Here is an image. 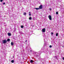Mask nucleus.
<instances>
[{
	"mask_svg": "<svg viewBox=\"0 0 64 64\" xmlns=\"http://www.w3.org/2000/svg\"><path fill=\"white\" fill-rule=\"evenodd\" d=\"M44 50H43L42 49L38 52H35L34 53V56H36V57H38V56H39V55H40V54H41V53L42 52H45L44 51Z\"/></svg>",
	"mask_w": 64,
	"mask_h": 64,
	"instance_id": "1",
	"label": "nucleus"
},
{
	"mask_svg": "<svg viewBox=\"0 0 64 64\" xmlns=\"http://www.w3.org/2000/svg\"><path fill=\"white\" fill-rule=\"evenodd\" d=\"M47 39L46 38H44V46H46L47 45V42L46 41Z\"/></svg>",
	"mask_w": 64,
	"mask_h": 64,
	"instance_id": "2",
	"label": "nucleus"
},
{
	"mask_svg": "<svg viewBox=\"0 0 64 64\" xmlns=\"http://www.w3.org/2000/svg\"><path fill=\"white\" fill-rule=\"evenodd\" d=\"M2 43L3 44H5L7 42V40H4L2 41Z\"/></svg>",
	"mask_w": 64,
	"mask_h": 64,
	"instance_id": "3",
	"label": "nucleus"
},
{
	"mask_svg": "<svg viewBox=\"0 0 64 64\" xmlns=\"http://www.w3.org/2000/svg\"><path fill=\"white\" fill-rule=\"evenodd\" d=\"M48 17L49 18V19L50 20H52V17H51V15H49L48 16Z\"/></svg>",
	"mask_w": 64,
	"mask_h": 64,
	"instance_id": "4",
	"label": "nucleus"
},
{
	"mask_svg": "<svg viewBox=\"0 0 64 64\" xmlns=\"http://www.w3.org/2000/svg\"><path fill=\"white\" fill-rule=\"evenodd\" d=\"M45 28H43L42 30V32H45Z\"/></svg>",
	"mask_w": 64,
	"mask_h": 64,
	"instance_id": "5",
	"label": "nucleus"
},
{
	"mask_svg": "<svg viewBox=\"0 0 64 64\" xmlns=\"http://www.w3.org/2000/svg\"><path fill=\"white\" fill-rule=\"evenodd\" d=\"M39 9H41L42 8V5H40L39 7Z\"/></svg>",
	"mask_w": 64,
	"mask_h": 64,
	"instance_id": "6",
	"label": "nucleus"
},
{
	"mask_svg": "<svg viewBox=\"0 0 64 64\" xmlns=\"http://www.w3.org/2000/svg\"><path fill=\"white\" fill-rule=\"evenodd\" d=\"M8 36H10L11 35V33H9V32H8Z\"/></svg>",
	"mask_w": 64,
	"mask_h": 64,
	"instance_id": "7",
	"label": "nucleus"
},
{
	"mask_svg": "<svg viewBox=\"0 0 64 64\" xmlns=\"http://www.w3.org/2000/svg\"><path fill=\"white\" fill-rule=\"evenodd\" d=\"M30 62L31 63H33V60H32L30 61Z\"/></svg>",
	"mask_w": 64,
	"mask_h": 64,
	"instance_id": "8",
	"label": "nucleus"
},
{
	"mask_svg": "<svg viewBox=\"0 0 64 64\" xmlns=\"http://www.w3.org/2000/svg\"><path fill=\"white\" fill-rule=\"evenodd\" d=\"M10 39H8L7 40V41H8V42H9V41H10Z\"/></svg>",
	"mask_w": 64,
	"mask_h": 64,
	"instance_id": "9",
	"label": "nucleus"
},
{
	"mask_svg": "<svg viewBox=\"0 0 64 64\" xmlns=\"http://www.w3.org/2000/svg\"><path fill=\"white\" fill-rule=\"evenodd\" d=\"M12 63H14V60H12L11 61Z\"/></svg>",
	"mask_w": 64,
	"mask_h": 64,
	"instance_id": "10",
	"label": "nucleus"
},
{
	"mask_svg": "<svg viewBox=\"0 0 64 64\" xmlns=\"http://www.w3.org/2000/svg\"><path fill=\"white\" fill-rule=\"evenodd\" d=\"M11 45L12 46H13V45H14V44H13V42H12L11 43Z\"/></svg>",
	"mask_w": 64,
	"mask_h": 64,
	"instance_id": "11",
	"label": "nucleus"
},
{
	"mask_svg": "<svg viewBox=\"0 0 64 64\" xmlns=\"http://www.w3.org/2000/svg\"><path fill=\"white\" fill-rule=\"evenodd\" d=\"M34 9H36V10H39V8H35Z\"/></svg>",
	"mask_w": 64,
	"mask_h": 64,
	"instance_id": "12",
	"label": "nucleus"
},
{
	"mask_svg": "<svg viewBox=\"0 0 64 64\" xmlns=\"http://www.w3.org/2000/svg\"><path fill=\"white\" fill-rule=\"evenodd\" d=\"M24 15H26V12H24Z\"/></svg>",
	"mask_w": 64,
	"mask_h": 64,
	"instance_id": "13",
	"label": "nucleus"
},
{
	"mask_svg": "<svg viewBox=\"0 0 64 64\" xmlns=\"http://www.w3.org/2000/svg\"><path fill=\"white\" fill-rule=\"evenodd\" d=\"M58 34L56 33V36H58Z\"/></svg>",
	"mask_w": 64,
	"mask_h": 64,
	"instance_id": "14",
	"label": "nucleus"
},
{
	"mask_svg": "<svg viewBox=\"0 0 64 64\" xmlns=\"http://www.w3.org/2000/svg\"><path fill=\"white\" fill-rule=\"evenodd\" d=\"M56 15L58 14V12H56Z\"/></svg>",
	"mask_w": 64,
	"mask_h": 64,
	"instance_id": "15",
	"label": "nucleus"
},
{
	"mask_svg": "<svg viewBox=\"0 0 64 64\" xmlns=\"http://www.w3.org/2000/svg\"><path fill=\"white\" fill-rule=\"evenodd\" d=\"M31 19H32V18L31 17H30L29 18V20H31Z\"/></svg>",
	"mask_w": 64,
	"mask_h": 64,
	"instance_id": "16",
	"label": "nucleus"
},
{
	"mask_svg": "<svg viewBox=\"0 0 64 64\" xmlns=\"http://www.w3.org/2000/svg\"><path fill=\"white\" fill-rule=\"evenodd\" d=\"M21 27L22 28H23V26H21Z\"/></svg>",
	"mask_w": 64,
	"mask_h": 64,
	"instance_id": "17",
	"label": "nucleus"
},
{
	"mask_svg": "<svg viewBox=\"0 0 64 64\" xmlns=\"http://www.w3.org/2000/svg\"><path fill=\"white\" fill-rule=\"evenodd\" d=\"M50 48H52V46L50 45L49 46Z\"/></svg>",
	"mask_w": 64,
	"mask_h": 64,
	"instance_id": "18",
	"label": "nucleus"
},
{
	"mask_svg": "<svg viewBox=\"0 0 64 64\" xmlns=\"http://www.w3.org/2000/svg\"><path fill=\"white\" fill-rule=\"evenodd\" d=\"M50 11H51V10H52L51 8H50Z\"/></svg>",
	"mask_w": 64,
	"mask_h": 64,
	"instance_id": "19",
	"label": "nucleus"
},
{
	"mask_svg": "<svg viewBox=\"0 0 64 64\" xmlns=\"http://www.w3.org/2000/svg\"><path fill=\"white\" fill-rule=\"evenodd\" d=\"M62 1V0H58V2H61V1Z\"/></svg>",
	"mask_w": 64,
	"mask_h": 64,
	"instance_id": "20",
	"label": "nucleus"
},
{
	"mask_svg": "<svg viewBox=\"0 0 64 64\" xmlns=\"http://www.w3.org/2000/svg\"><path fill=\"white\" fill-rule=\"evenodd\" d=\"M0 2H3V0H0Z\"/></svg>",
	"mask_w": 64,
	"mask_h": 64,
	"instance_id": "21",
	"label": "nucleus"
},
{
	"mask_svg": "<svg viewBox=\"0 0 64 64\" xmlns=\"http://www.w3.org/2000/svg\"><path fill=\"white\" fill-rule=\"evenodd\" d=\"M5 2H4L3 3V5H5Z\"/></svg>",
	"mask_w": 64,
	"mask_h": 64,
	"instance_id": "22",
	"label": "nucleus"
},
{
	"mask_svg": "<svg viewBox=\"0 0 64 64\" xmlns=\"http://www.w3.org/2000/svg\"><path fill=\"white\" fill-rule=\"evenodd\" d=\"M27 40H26V41H25V42H27Z\"/></svg>",
	"mask_w": 64,
	"mask_h": 64,
	"instance_id": "23",
	"label": "nucleus"
},
{
	"mask_svg": "<svg viewBox=\"0 0 64 64\" xmlns=\"http://www.w3.org/2000/svg\"><path fill=\"white\" fill-rule=\"evenodd\" d=\"M29 16H31V14H29Z\"/></svg>",
	"mask_w": 64,
	"mask_h": 64,
	"instance_id": "24",
	"label": "nucleus"
},
{
	"mask_svg": "<svg viewBox=\"0 0 64 64\" xmlns=\"http://www.w3.org/2000/svg\"><path fill=\"white\" fill-rule=\"evenodd\" d=\"M51 34H53V32H52V33H51Z\"/></svg>",
	"mask_w": 64,
	"mask_h": 64,
	"instance_id": "25",
	"label": "nucleus"
},
{
	"mask_svg": "<svg viewBox=\"0 0 64 64\" xmlns=\"http://www.w3.org/2000/svg\"><path fill=\"white\" fill-rule=\"evenodd\" d=\"M55 58H57V56H55Z\"/></svg>",
	"mask_w": 64,
	"mask_h": 64,
	"instance_id": "26",
	"label": "nucleus"
},
{
	"mask_svg": "<svg viewBox=\"0 0 64 64\" xmlns=\"http://www.w3.org/2000/svg\"><path fill=\"white\" fill-rule=\"evenodd\" d=\"M63 59L64 60V58H63Z\"/></svg>",
	"mask_w": 64,
	"mask_h": 64,
	"instance_id": "27",
	"label": "nucleus"
},
{
	"mask_svg": "<svg viewBox=\"0 0 64 64\" xmlns=\"http://www.w3.org/2000/svg\"><path fill=\"white\" fill-rule=\"evenodd\" d=\"M29 13L30 14H31V12H29Z\"/></svg>",
	"mask_w": 64,
	"mask_h": 64,
	"instance_id": "28",
	"label": "nucleus"
},
{
	"mask_svg": "<svg viewBox=\"0 0 64 64\" xmlns=\"http://www.w3.org/2000/svg\"><path fill=\"white\" fill-rule=\"evenodd\" d=\"M25 26H27V25L26 24Z\"/></svg>",
	"mask_w": 64,
	"mask_h": 64,
	"instance_id": "29",
	"label": "nucleus"
},
{
	"mask_svg": "<svg viewBox=\"0 0 64 64\" xmlns=\"http://www.w3.org/2000/svg\"><path fill=\"white\" fill-rule=\"evenodd\" d=\"M30 52H32V50H30Z\"/></svg>",
	"mask_w": 64,
	"mask_h": 64,
	"instance_id": "30",
	"label": "nucleus"
},
{
	"mask_svg": "<svg viewBox=\"0 0 64 64\" xmlns=\"http://www.w3.org/2000/svg\"><path fill=\"white\" fill-rule=\"evenodd\" d=\"M62 47H64V46H62Z\"/></svg>",
	"mask_w": 64,
	"mask_h": 64,
	"instance_id": "31",
	"label": "nucleus"
},
{
	"mask_svg": "<svg viewBox=\"0 0 64 64\" xmlns=\"http://www.w3.org/2000/svg\"><path fill=\"white\" fill-rule=\"evenodd\" d=\"M46 52H47V51H46Z\"/></svg>",
	"mask_w": 64,
	"mask_h": 64,
	"instance_id": "32",
	"label": "nucleus"
},
{
	"mask_svg": "<svg viewBox=\"0 0 64 64\" xmlns=\"http://www.w3.org/2000/svg\"><path fill=\"white\" fill-rule=\"evenodd\" d=\"M26 24H27V23H26Z\"/></svg>",
	"mask_w": 64,
	"mask_h": 64,
	"instance_id": "33",
	"label": "nucleus"
}]
</instances>
